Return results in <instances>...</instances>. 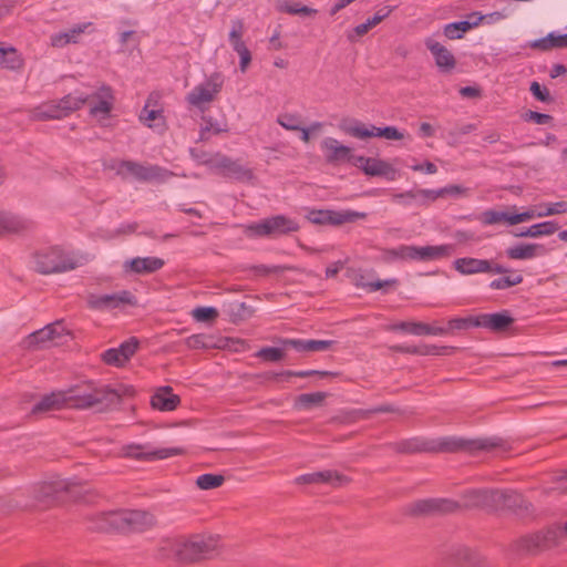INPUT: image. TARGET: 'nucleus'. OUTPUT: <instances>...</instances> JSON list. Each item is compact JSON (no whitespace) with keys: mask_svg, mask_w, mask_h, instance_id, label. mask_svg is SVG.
<instances>
[{"mask_svg":"<svg viewBox=\"0 0 567 567\" xmlns=\"http://www.w3.org/2000/svg\"><path fill=\"white\" fill-rule=\"evenodd\" d=\"M506 274L508 275L492 280L489 282V288L493 290H505L522 284L524 280L523 276L517 271H512L508 269Z\"/></svg>","mask_w":567,"mask_h":567,"instance_id":"a18cd8bd","label":"nucleus"},{"mask_svg":"<svg viewBox=\"0 0 567 567\" xmlns=\"http://www.w3.org/2000/svg\"><path fill=\"white\" fill-rule=\"evenodd\" d=\"M224 483V476L206 473L199 475L196 480V485L204 491L219 487Z\"/></svg>","mask_w":567,"mask_h":567,"instance_id":"603ef678","label":"nucleus"},{"mask_svg":"<svg viewBox=\"0 0 567 567\" xmlns=\"http://www.w3.org/2000/svg\"><path fill=\"white\" fill-rule=\"evenodd\" d=\"M103 361L109 365L123 367L126 362L122 360V355L116 348H111L102 353Z\"/></svg>","mask_w":567,"mask_h":567,"instance_id":"680f3d73","label":"nucleus"},{"mask_svg":"<svg viewBox=\"0 0 567 567\" xmlns=\"http://www.w3.org/2000/svg\"><path fill=\"white\" fill-rule=\"evenodd\" d=\"M138 346H140L138 339L135 337H132L128 340L122 342L120 344V347L116 349L120 352V355H122V360L127 362L131 359V357L134 355V353L138 349Z\"/></svg>","mask_w":567,"mask_h":567,"instance_id":"13d9d810","label":"nucleus"},{"mask_svg":"<svg viewBox=\"0 0 567 567\" xmlns=\"http://www.w3.org/2000/svg\"><path fill=\"white\" fill-rule=\"evenodd\" d=\"M249 229L259 237H277L298 231L299 224L285 215H276L252 224Z\"/></svg>","mask_w":567,"mask_h":567,"instance_id":"9b49d317","label":"nucleus"},{"mask_svg":"<svg viewBox=\"0 0 567 567\" xmlns=\"http://www.w3.org/2000/svg\"><path fill=\"white\" fill-rule=\"evenodd\" d=\"M559 229L558 223L554 220H546L543 223L534 224L528 228L513 233L515 237H530L539 238L543 236H550Z\"/></svg>","mask_w":567,"mask_h":567,"instance_id":"e433bc0d","label":"nucleus"},{"mask_svg":"<svg viewBox=\"0 0 567 567\" xmlns=\"http://www.w3.org/2000/svg\"><path fill=\"white\" fill-rule=\"evenodd\" d=\"M296 484H319L327 483L332 486H341L346 477L333 471H320L302 474L295 480Z\"/></svg>","mask_w":567,"mask_h":567,"instance_id":"473e14b6","label":"nucleus"},{"mask_svg":"<svg viewBox=\"0 0 567 567\" xmlns=\"http://www.w3.org/2000/svg\"><path fill=\"white\" fill-rule=\"evenodd\" d=\"M453 267L457 272L464 276L484 272L505 275V272L508 271V268L501 264H496L493 260L473 257L457 258L454 260Z\"/></svg>","mask_w":567,"mask_h":567,"instance_id":"4468645a","label":"nucleus"},{"mask_svg":"<svg viewBox=\"0 0 567 567\" xmlns=\"http://www.w3.org/2000/svg\"><path fill=\"white\" fill-rule=\"evenodd\" d=\"M367 216V213L355 212L351 209H312L308 213L306 217L310 223L316 225L340 226L347 223H354L359 219H365Z\"/></svg>","mask_w":567,"mask_h":567,"instance_id":"ddd939ff","label":"nucleus"},{"mask_svg":"<svg viewBox=\"0 0 567 567\" xmlns=\"http://www.w3.org/2000/svg\"><path fill=\"white\" fill-rule=\"evenodd\" d=\"M483 17H477L476 12L468 16V20L451 22L444 25L443 34L450 40H458L464 37L466 32L477 27Z\"/></svg>","mask_w":567,"mask_h":567,"instance_id":"7c9ffc66","label":"nucleus"},{"mask_svg":"<svg viewBox=\"0 0 567 567\" xmlns=\"http://www.w3.org/2000/svg\"><path fill=\"white\" fill-rule=\"evenodd\" d=\"M90 25V23L79 24L65 32H60L51 35V44L55 48H62L69 43H76L78 38L84 30Z\"/></svg>","mask_w":567,"mask_h":567,"instance_id":"58836bf2","label":"nucleus"},{"mask_svg":"<svg viewBox=\"0 0 567 567\" xmlns=\"http://www.w3.org/2000/svg\"><path fill=\"white\" fill-rule=\"evenodd\" d=\"M278 10L292 16L310 17L317 13V10L299 2H285L278 7Z\"/></svg>","mask_w":567,"mask_h":567,"instance_id":"8fccbe9b","label":"nucleus"},{"mask_svg":"<svg viewBox=\"0 0 567 567\" xmlns=\"http://www.w3.org/2000/svg\"><path fill=\"white\" fill-rule=\"evenodd\" d=\"M224 84V76L215 72L207 80L194 86L186 95V101L197 109H203V104L210 103L215 100L216 95L221 91Z\"/></svg>","mask_w":567,"mask_h":567,"instance_id":"f8f14e48","label":"nucleus"},{"mask_svg":"<svg viewBox=\"0 0 567 567\" xmlns=\"http://www.w3.org/2000/svg\"><path fill=\"white\" fill-rule=\"evenodd\" d=\"M354 166L361 168L364 174L369 176H385L389 179H394L396 174L395 168L385 161L365 157L363 155H359L355 158Z\"/></svg>","mask_w":567,"mask_h":567,"instance_id":"5701e85b","label":"nucleus"},{"mask_svg":"<svg viewBox=\"0 0 567 567\" xmlns=\"http://www.w3.org/2000/svg\"><path fill=\"white\" fill-rule=\"evenodd\" d=\"M495 511L507 509L516 515H527L533 505L520 493L513 489H496Z\"/></svg>","mask_w":567,"mask_h":567,"instance_id":"dca6fc26","label":"nucleus"},{"mask_svg":"<svg viewBox=\"0 0 567 567\" xmlns=\"http://www.w3.org/2000/svg\"><path fill=\"white\" fill-rule=\"evenodd\" d=\"M393 7L384 6L380 8L372 18H369L364 23L354 28L357 35H364L370 29L382 22L392 12Z\"/></svg>","mask_w":567,"mask_h":567,"instance_id":"c03bdc74","label":"nucleus"},{"mask_svg":"<svg viewBox=\"0 0 567 567\" xmlns=\"http://www.w3.org/2000/svg\"><path fill=\"white\" fill-rule=\"evenodd\" d=\"M529 91L532 92L534 97L540 102L548 103L551 102L553 100L547 87L540 85L536 81L532 82Z\"/></svg>","mask_w":567,"mask_h":567,"instance_id":"0e129e2a","label":"nucleus"},{"mask_svg":"<svg viewBox=\"0 0 567 567\" xmlns=\"http://www.w3.org/2000/svg\"><path fill=\"white\" fill-rule=\"evenodd\" d=\"M326 396L324 392L303 393L297 396L295 406L299 410H308L320 405Z\"/></svg>","mask_w":567,"mask_h":567,"instance_id":"49530a36","label":"nucleus"},{"mask_svg":"<svg viewBox=\"0 0 567 567\" xmlns=\"http://www.w3.org/2000/svg\"><path fill=\"white\" fill-rule=\"evenodd\" d=\"M156 524L155 516L147 511L120 509L102 512L90 518L89 528L97 532L141 533Z\"/></svg>","mask_w":567,"mask_h":567,"instance_id":"20e7f679","label":"nucleus"},{"mask_svg":"<svg viewBox=\"0 0 567 567\" xmlns=\"http://www.w3.org/2000/svg\"><path fill=\"white\" fill-rule=\"evenodd\" d=\"M192 316L198 322H208L218 317V311L214 307H197L192 311Z\"/></svg>","mask_w":567,"mask_h":567,"instance_id":"4d7b16f0","label":"nucleus"},{"mask_svg":"<svg viewBox=\"0 0 567 567\" xmlns=\"http://www.w3.org/2000/svg\"><path fill=\"white\" fill-rule=\"evenodd\" d=\"M480 220L484 225H497L501 223L511 225V214L503 210L488 209L481 214Z\"/></svg>","mask_w":567,"mask_h":567,"instance_id":"de8ad7c7","label":"nucleus"},{"mask_svg":"<svg viewBox=\"0 0 567 567\" xmlns=\"http://www.w3.org/2000/svg\"><path fill=\"white\" fill-rule=\"evenodd\" d=\"M107 167L124 181L132 177L141 183H164L174 176L173 172L159 165L130 159H112Z\"/></svg>","mask_w":567,"mask_h":567,"instance_id":"423d86ee","label":"nucleus"},{"mask_svg":"<svg viewBox=\"0 0 567 567\" xmlns=\"http://www.w3.org/2000/svg\"><path fill=\"white\" fill-rule=\"evenodd\" d=\"M564 213H567V202L561 200V202L548 204L546 210L539 212L537 214V217H547V216H553V215H558V214H564Z\"/></svg>","mask_w":567,"mask_h":567,"instance_id":"69168bd1","label":"nucleus"},{"mask_svg":"<svg viewBox=\"0 0 567 567\" xmlns=\"http://www.w3.org/2000/svg\"><path fill=\"white\" fill-rule=\"evenodd\" d=\"M185 344L189 349H209L214 346L212 338L204 333L189 336L185 339Z\"/></svg>","mask_w":567,"mask_h":567,"instance_id":"5fc2aeb1","label":"nucleus"},{"mask_svg":"<svg viewBox=\"0 0 567 567\" xmlns=\"http://www.w3.org/2000/svg\"><path fill=\"white\" fill-rule=\"evenodd\" d=\"M33 221L18 214L0 212V234H24L33 229Z\"/></svg>","mask_w":567,"mask_h":567,"instance_id":"393cba45","label":"nucleus"},{"mask_svg":"<svg viewBox=\"0 0 567 567\" xmlns=\"http://www.w3.org/2000/svg\"><path fill=\"white\" fill-rule=\"evenodd\" d=\"M523 49L530 48L540 52H548L554 49L567 48V33L549 32L546 37L532 40L522 45Z\"/></svg>","mask_w":567,"mask_h":567,"instance_id":"cd10ccee","label":"nucleus"},{"mask_svg":"<svg viewBox=\"0 0 567 567\" xmlns=\"http://www.w3.org/2000/svg\"><path fill=\"white\" fill-rule=\"evenodd\" d=\"M75 482L54 476L34 486L33 496L38 507H48L60 498L64 492H70Z\"/></svg>","mask_w":567,"mask_h":567,"instance_id":"9d476101","label":"nucleus"},{"mask_svg":"<svg viewBox=\"0 0 567 567\" xmlns=\"http://www.w3.org/2000/svg\"><path fill=\"white\" fill-rule=\"evenodd\" d=\"M285 350L276 347H264L259 349L255 357L267 362H279L285 358Z\"/></svg>","mask_w":567,"mask_h":567,"instance_id":"3c124183","label":"nucleus"},{"mask_svg":"<svg viewBox=\"0 0 567 567\" xmlns=\"http://www.w3.org/2000/svg\"><path fill=\"white\" fill-rule=\"evenodd\" d=\"M495 497H498L496 489L470 488L462 493L460 503L450 498L419 499L405 505L404 513L410 516H427L452 513L461 507L494 512Z\"/></svg>","mask_w":567,"mask_h":567,"instance_id":"f03ea898","label":"nucleus"},{"mask_svg":"<svg viewBox=\"0 0 567 567\" xmlns=\"http://www.w3.org/2000/svg\"><path fill=\"white\" fill-rule=\"evenodd\" d=\"M219 545V536L210 534H196L187 538L181 537L167 542V548L173 556L183 563L213 558L217 554Z\"/></svg>","mask_w":567,"mask_h":567,"instance_id":"39448f33","label":"nucleus"},{"mask_svg":"<svg viewBox=\"0 0 567 567\" xmlns=\"http://www.w3.org/2000/svg\"><path fill=\"white\" fill-rule=\"evenodd\" d=\"M33 116L37 120L45 121V120H60L63 118V112L60 110V104L56 101H50L38 106Z\"/></svg>","mask_w":567,"mask_h":567,"instance_id":"a19ab883","label":"nucleus"},{"mask_svg":"<svg viewBox=\"0 0 567 567\" xmlns=\"http://www.w3.org/2000/svg\"><path fill=\"white\" fill-rule=\"evenodd\" d=\"M559 530L549 527L516 539L511 550L517 555H534L555 546L558 542Z\"/></svg>","mask_w":567,"mask_h":567,"instance_id":"6e6552de","label":"nucleus"},{"mask_svg":"<svg viewBox=\"0 0 567 567\" xmlns=\"http://www.w3.org/2000/svg\"><path fill=\"white\" fill-rule=\"evenodd\" d=\"M244 23L241 20L236 19L231 21V30L229 32V43L235 52L238 53L240 61L239 68L245 72L251 61V53L243 41Z\"/></svg>","mask_w":567,"mask_h":567,"instance_id":"412c9836","label":"nucleus"},{"mask_svg":"<svg viewBox=\"0 0 567 567\" xmlns=\"http://www.w3.org/2000/svg\"><path fill=\"white\" fill-rule=\"evenodd\" d=\"M63 327L59 321L47 324L44 328L30 333L27 338L28 346L43 347L63 334Z\"/></svg>","mask_w":567,"mask_h":567,"instance_id":"2f4dec72","label":"nucleus"},{"mask_svg":"<svg viewBox=\"0 0 567 567\" xmlns=\"http://www.w3.org/2000/svg\"><path fill=\"white\" fill-rule=\"evenodd\" d=\"M87 307L92 310L105 311L117 309L124 305H135V297L128 290L110 295H89L86 299Z\"/></svg>","mask_w":567,"mask_h":567,"instance_id":"2eb2a0df","label":"nucleus"},{"mask_svg":"<svg viewBox=\"0 0 567 567\" xmlns=\"http://www.w3.org/2000/svg\"><path fill=\"white\" fill-rule=\"evenodd\" d=\"M179 402V396L174 394L168 385L159 388L151 399L152 406L159 411H174Z\"/></svg>","mask_w":567,"mask_h":567,"instance_id":"f704fd0d","label":"nucleus"},{"mask_svg":"<svg viewBox=\"0 0 567 567\" xmlns=\"http://www.w3.org/2000/svg\"><path fill=\"white\" fill-rule=\"evenodd\" d=\"M215 169L221 172L225 177L234 178L236 181H249L252 178V172L243 166L238 159H231L230 157L216 154Z\"/></svg>","mask_w":567,"mask_h":567,"instance_id":"aec40b11","label":"nucleus"},{"mask_svg":"<svg viewBox=\"0 0 567 567\" xmlns=\"http://www.w3.org/2000/svg\"><path fill=\"white\" fill-rule=\"evenodd\" d=\"M464 192L458 185H447L445 187L433 189V202L441 197H457Z\"/></svg>","mask_w":567,"mask_h":567,"instance_id":"052dcab7","label":"nucleus"},{"mask_svg":"<svg viewBox=\"0 0 567 567\" xmlns=\"http://www.w3.org/2000/svg\"><path fill=\"white\" fill-rule=\"evenodd\" d=\"M277 123L287 131H297L301 128L302 117L298 113H280L277 116Z\"/></svg>","mask_w":567,"mask_h":567,"instance_id":"09e8293b","label":"nucleus"},{"mask_svg":"<svg viewBox=\"0 0 567 567\" xmlns=\"http://www.w3.org/2000/svg\"><path fill=\"white\" fill-rule=\"evenodd\" d=\"M322 150L326 152V161L330 164L347 162L355 165V158L359 155L352 154L349 146L342 145L333 137H326L321 143Z\"/></svg>","mask_w":567,"mask_h":567,"instance_id":"6ab92c4d","label":"nucleus"},{"mask_svg":"<svg viewBox=\"0 0 567 567\" xmlns=\"http://www.w3.org/2000/svg\"><path fill=\"white\" fill-rule=\"evenodd\" d=\"M394 203L403 206H427L433 203V189H411L392 196Z\"/></svg>","mask_w":567,"mask_h":567,"instance_id":"bb28decb","label":"nucleus"},{"mask_svg":"<svg viewBox=\"0 0 567 567\" xmlns=\"http://www.w3.org/2000/svg\"><path fill=\"white\" fill-rule=\"evenodd\" d=\"M185 451L182 447L151 449L144 445H128L125 447V455L142 461L165 460L181 455Z\"/></svg>","mask_w":567,"mask_h":567,"instance_id":"a211bd4d","label":"nucleus"},{"mask_svg":"<svg viewBox=\"0 0 567 567\" xmlns=\"http://www.w3.org/2000/svg\"><path fill=\"white\" fill-rule=\"evenodd\" d=\"M504 442L498 437L463 439L457 436H443L437 439L411 437L394 444L399 453H437V452H468L492 451L503 449Z\"/></svg>","mask_w":567,"mask_h":567,"instance_id":"f257e3e1","label":"nucleus"},{"mask_svg":"<svg viewBox=\"0 0 567 567\" xmlns=\"http://www.w3.org/2000/svg\"><path fill=\"white\" fill-rule=\"evenodd\" d=\"M284 347H290L298 352H322L329 350L336 341L333 340H306V339H282Z\"/></svg>","mask_w":567,"mask_h":567,"instance_id":"c756f323","label":"nucleus"},{"mask_svg":"<svg viewBox=\"0 0 567 567\" xmlns=\"http://www.w3.org/2000/svg\"><path fill=\"white\" fill-rule=\"evenodd\" d=\"M455 251V246L452 244H444L439 246H416V261H432L440 260L452 256Z\"/></svg>","mask_w":567,"mask_h":567,"instance_id":"72a5a7b5","label":"nucleus"},{"mask_svg":"<svg viewBox=\"0 0 567 567\" xmlns=\"http://www.w3.org/2000/svg\"><path fill=\"white\" fill-rule=\"evenodd\" d=\"M424 44L433 55L435 65L441 72L450 73L454 70L456 59L447 48L432 38H426Z\"/></svg>","mask_w":567,"mask_h":567,"instance_id":"4be33fe9","label":"nucleus"},{"mask_svg":"<svg viewBox=\"0 0 567 567\" xmlns=\"http://www.w3.org/2000/svg\"><path fill=\"white\" fill-rule=\"evenodd\" d=\"M0 65L17 71L22 69L23 59L16 48L0 45Z\"/></svg>","mask_w":567,"mask_h":567,"instance_id":"ea45409f","label":"nucleus"},{"mask_svg":"<svg viewBox=\"0 0 567 567\" xmlns=\"http://www.w3.org/2000/svg\"><path fill=\"white\" fill-rule=\"evenodd\" d=\"M447 567H488L487 561L476 551L464 546H453L444 557Z\"/></svg>","mask_w":567,"mask_h":567,"instance_id":"f3484780","label":"nucleus"},{"mask_svg":"<svg viewBox=\"0 0 567 567\" xmlns=\"http://www.w3.org/2000/svg\"><path fill=\"white\" fill-rule=\"evenodd\" d=\"M112 106H113V101H109V100H99V102L94 105L91 106L90 109V113L91 115H99V114H102V115H109L111 110H112Z\"/></svg>","mask_w":567,"mask_h":567,"instance_id":"774afa93","label":"nucleus"},{"mask_svg":"<svg viewBox=\"0 0 567 567\" xmlns=\"http://www.w3.org/2000/svg\"><path fill=\"white\" fill-rule=\"evenodd\" d=\"M190 157L199 165L208 166L209 168L215 167L216 155L212 156L209 153L202 148H189Z\"/></svg>","mask_w":567,"mask_h":567,"instance_id":"6e6d98bb","label":"nucleus"},{"mask_svg":"<svg viewBox=\"0 0 567 567\" xmlns=\"http://www.w3.org/2000/svg\"><path fill=\"white\" fill-rule=\"evenodd\" d=\"M164 264V260L158 257H136L126 260L123 264V270L136 275H146L162 269Z\"/></svg>","mask_w":567,"mask_h":567,"instance_id":"a878e982","label":"nucleus"},{"mask_svg":"<svg viewBox=\"0 0 567 567\" xmlns=\"http://www.w3.org/2000/svg\"><path fill=\"white\" fill-rule=\"evenodd\" d=\"M90 100V95L74 92L70 93L62 99L58 100L60 110L63 112V116L70 115L72 112L81 109Z\"/></svg>","mask_w":567,"mask_h":567,"instance_id":"4c0bfd02","label":"nucleus"},{"mask_svg":"<svg viewBox=\"0 0 567 567\" xmlns=\"http://www.w3.org/2000/svg\"><path fill=\"white\" fill-rule=\"evenodd\" d=\"M340 130L352 137L361 140L369 137H382L385 140L398 141L404 137V134L395 126H364L360 121L354 118L343 120L340 123Z\"/></svg>","mask_w":567,"mask_h":567,"instance_id":"1a4fd4ad","label":"nucleus"},{"mask_svg":"<svg viewBox=\"0 0 567 567\" xmlns=\"http://www.w3.org/2000/svg\"><path fill=\"white\" fill-rule=\"evenodd\" d=\"M33 264L34 270L41 275L65 272L78 267V262L58 247L45 248L35 252Z\"/></svg>","mask_w":567,"mask_h":567,"instance_id":"0eeeda50","label":"nucleus"},{"mask_svg":"<svg viewBox=\"0 0 567 567\" xmlns=\"http://www.w3.org/2000/svg\"><path fill=\"white\" fill-rule=\"evenodd\" d=\"M399 284L398 279L391 278L385 280H377V281H370V282H362L361 287L368 289V291L373 292L377 290H381L388 287H394Z\"/></svg>","mask_w":567,"mask_h":567,"instance_id":"e2e57ef3","label":"nucleus"},{"mask_svg":"<svg viewBox=\"0 0 567 567\" xmlns=\"http://www.w3.org/2000/svg\"><path fill=\"white\" fill-rule=\"evenodd\" d=\"M226 313L233 322L244 321L252 316L251 306L246 302L233 301L226 305Z\"/></svg>","mask_w":567,"mask_h":567,"instance_id":"79ce46f5","label":"nucleus"},{"mask_svg":"<svg viewBox=\"0 0 567 567\" xmlns=\"http://www.w3.org/2000/svg\"><path fill=\"white\" fill-rule=\"evenodd\" d=\"M65 404L63 392L51 393L44 395L38 403L32 408L33 413L47 412L61 405Z\"/></svg>","mask_w":567,"mask_h":567,"instance_id":"37998d69","label":"nucleus"},{"mask_svg":"<svg viewBox=\"0 0 567 567\" xmlns=\"http://www.w3.org/2000/svg\"><path fill=\"white\" fill-rule=\"evenodd\" d=\"M394 329L402 330L404 332L414 336H444L446 330L444 327H432L424 322H411L402 321L394 326Z\"/></svg>","mask_w":567,"mask_h":567,"instance_id":"c9c22d12","label":"nucleus"},{"mask_svg":"<svg viewBox=\"0 0 567 567\" xmlns=\"http://www.w3.org/2000/svg\"><path fill=\"white\" fill-rule=\"evenodd\" d=\"M523 118L525 121H532V122H534L536 124H539V125H546V124H549L553 121V117L549 114L539 113V112H536V111H527L523 115Z\"/></svg>","mask_w":567,"mask_h":567,"instance_id":"338daca9","label":"nucleus"},{"mask_svg":"<svg viewBox=\"0 0 567 567\" xmlns=\"http://www.w3.org/2000/svg\"><path fill=\"white\" fill-rule=\"evenodd\" d=\"M477 320V316L475 317H466V318H453L449 321V326L444 328L446 333L456 331V330H467L470 328L476 327L475 322Z\"/></svg>","mask_w":567,"mask_h":567,"instance_id":"864d4df0","label":"nucleus"},{"mask_svg":"<svg viewBox=\"0 0 567 567\" xmlns=\"http://www.w3.org/2000/svg\"><path fill=\"white\" fill-rule=\"evenodd\" d=\"M392 349L395 352H400V353L425 355V354L433 353L434 347H427V346L416 347V346L398 344V346H394Z\"/></svg>","mask_w":567,"mask_h":567,"instance_id":"bf43d9fd","label":"nucleus"},{"mask_svg":"<svg viewBox=\"0 0 567 567\" xmlns=\"http://www.w3.org/2000/svg\"><path fill=\"white\" fill-rule=\"evenodd\" d=\"M514 322V318L507 310L495 313H482L477 316L476 328H485L494 332L506 331Z\"/></svg>","mask_w":567,"mask_h":567,"instance_id":"b1692460","label":"nucleus"},{"mask_svg":"<svg viewBox=\"0 0 567 567\" xmlns=\"http://www.w3.org/2000/svg\"><path fill=\"white\" fill-rule=\"evenodd\" d=\"M506 256L514 260H529L547 254V249L540 244H517L505 250Z\"/></svg>","mask_w":567,"mask_h":567,"instance_id":"c85d7f7f","label":"nucleus"},{"mask_svg":"<svg viewBox=\"0 0 567 567\" xmlns=\"http://www.w3.org/2000/svg\"><path fill=\"white\" fill-rule=\"evenodd\" d=\"M134 392L133 389L124 385L117 389L110 388L109 385H96L90 381L84 384H78L64 391L65 404L76 409L97 408L103 411L111 405L117 404L123 395H128Z\"/></svg>","mask_w":567,"mask_h":567,"instance_id":"7ed1b4c3","label":"nucleus"}]
</instances>
